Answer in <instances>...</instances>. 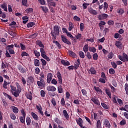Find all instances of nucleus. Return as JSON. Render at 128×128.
<instances>
[{
    "label": "nucleus",
    "instance_id": "obj_26",
    "mask_svg": "<svg viewBox=\"0 0 128 128\" xmlns=\"http://www.w3.org/2000/svg\"><path fill=\"white\" fill-rule=\"evenodd\" d=\"M13 112L14 114H18V108L14 106H12Z\"/></svg>",
    "mask_w": 128,
    "mask_h": 128
},
{
    "label": "nucleus",
    "instance_id": "obj_21",
    "mask_svg": "<svg viewBox=\"0 0 128 128\" xmlns=\"http://www.w3.org/2000/svg\"><path fill=\"white\" fill-rule=\"evenodd\" d=\"M6 17V12H2V8H0V18H4Z\"/></svg>",
    "mask_w": 128,
    "mask_h": 128
},
{
    "label": "nucleus",
    "instance_id": "obj_4",
    "mask_svg": "<svg viewBox=\"0 0 128 128\" xmlns=\"http://www.w3.org/2000/svg\"><path fill=\"white\" fill-rule=\"evenodd\" d=\"M56 76L59 84H62V74H60V71L57 72Z\"/></svg>",
    "mask_w": 128,
    "mask_h": 128
},
{
    "label": "nucleus",
    "instance_id": "obj_48",
    "mask_svg": "<svg viewBox=\"0 0 128 128\" xmlns=\"http://www.w3.org/2000/svg\"><path fill=\"white\" fill-rule=\"evenodd\" d=\"M34 54L36 58H39V56H40V53L36 50H34Z\"/></svg>",
    "mask_w": 128,
    "mask_h": 128
},
{
    "label": "nucleus",
    "instance_id": "obj_3",
    "mask_svg": "<svg viewBox=\"0 0 128 128\" xmlns=\"http://www.w3.org/2000/svg\"><path fill=\"white\" fill-rule=\"evenodd\" d=\"M61 38L62 42H63L64 44H68V46H70V44H72V42H70L66 38V36L62 35Z\"/></svg>",
    "mask_w": 128,
    "mask_h": 128
},
{
    "label": "nucleus",
    "instance_id": "obj_27",
    "mask_svg": "<svg viewBox=\"0 0 128 128\" xmlns=\"http://www.w3.org/2000/svg\"><path fill=\"white\" fill-rule=\"evenodd\" d=\"M20 92H22V91L17 90L14 92L13 94L15 98H18V96H20Z\"/></svg>",
    "mask_w": 128,
    "mask_h": 128
},
{
    "label": "nucleus",
    "instance_id": "obj_64",
    "mask_svg": "<svg viewBox=\"0 0 128 128\" xmlns=\"http://www.w3.org/2000/svg\"><path fill=\"white\" fill-rule=\"evenodd\" d=\"M123 56L124 58V60H126V62H128V56L126 54H123Z\"/></svg>",
    "mask_w": 128,
    "mask_h": 128
},
{
    "label": "nucleus",
    "instance_id": "obj_43",
    "mask_svg": "<svg viewBox=\"0 0 128 128\" xmlns=\"http://www.w3.org/2000/svg\"><path fill=\"white\" fill-rule=\"evenodd\" d=\"M34 64L35 66H40V60L35 59L34 61Z\"/></svg>",
    "mask_w": 128,
    "mask_h": 128
},
{
    "label": "nucleus",
    "instance_id": "obj_12",
    "mask_svg": "<svg viewBox=\"0 0 128 128\" xmlns=\"http://www.w3.org/2000/svg\"><path fill=\"white\" fill-rule=\"evenodd\" d=\"M46 88L48 92H56V88L54 86H48Z\"/></svg>",
    "mask_w": 128,
    "mask_h": 128
},
{
    "label": "nucleus",
    "instance_id": "obj_56",
    "mask_svg": "<svg viewBox=\"0 0 128 128\" xmlns=\"http://www.w3.org/2000/svg\"><path fill=\"white\" fill-rule=\"evenodd\" d=\"M79 56L82 58H84V53L82 51L79 52Z\"/></svg>",
    "mask_w": 128,
    "mask_h": 128
},
{
    "label": "nucleus",
    "instance_id": "obj_9",
    "mask_svg": "<svg viewBox=\"0 0 128 128\" xmlns=\"http://www.w3.org/2000/svg\"><path fill=\"white\" fill-rule=\"evenodd\" d=\"M52 80V73H48L47 75V82L50 84Z\"/></svg>",
    "mask_w": 128,
    "mask_h": 128
},
{
    "label": "nucleus",
    "instance_id": "obj_38",
    "mask_svg": "<svg viewBox=\"0 0 128 128\" xmlns=\"http://www.w3.org/2000/svg\"><path fill=\"white\" fill-rule=\"evenodd\" d=\"M83 50L84 52L85 53L88 52V44H86L84 46Z\"/></svg>",
    "mask_w": 128,
    "mask_h": 128
},
{
    "label": "nucleus",
    "instance_id": "obj_32",
    "mask_svg": "<svg viewBox=\"0 0 128 128\" xmlns=\"http://www.w3.org/2000/svg\"><path fill=\"white\" fill-rule=\"evenodd\" d=\"M36 42L37 44L39 46L40 48H44V46L42 44V42L40 40H37Z\"/></svg>",
    "mask_w": 128,
    "mask_h": 128
},
{
    "label": "nucleus",
    "instance_id": "obj_5",
    "mask_svg": "<svg viewBox=\"0 0 128 128\" xmlns=\"http://www.w3.org/2000/svg\"><path fill=\"white\" fill-rule=\"evenodd\" d=\"M54 0H47V4L50 8V6L56 7V3L54 2H52Z\"/></svg>",
    "mask_w": 128,
    "mask_h": 128
},
{
    "label": "nucleus",
    "instance_id": "obj_62",
    "mask_svg": "<svg viewBox=\"0 0 128 128\" xmlns=\"http://www.w3.org/2000/svg\"><path fill=\"white\" fill-rule=\"evenodd\" d=\"M22 56H30V54L26 52H24L21 54Z\"/></svg>",
    "mask_w": 128,
    "mask_h": 128
},
{
    "label": "nucleus",
    "instance_id": "obj_34",
    "mask_svg": "<svg viewBox=\"0 0 128 128\" xmlns=\"http://www.w3.org/2000/svg\"><path fill=\"white\" fill-rule=\"evenodd\" d=\"M34 26H36V23L34 22H30L27 24V28H32Z\"/></svg>",
    "mask_w": 128,
    "mask_h": 128
},
{
    "label": "nucleus",
    "instance_id": "obj_33",
    "mask_svg": "<svg viewBox=\"0 0 128 128\" xmlns=\"http://www.w3.org/2000/svg\"><path fill=\"white\" fill-rule=\"evenodd\" d=\"M8 84H10V83H8L6 80H4V84H2V86L5 90H8Z\"/></svg>",
    "mask_w": 128,
    "mask_h": 128
},
{
    "label": "nucleus",
    "instance_id": "obj_7",
    "mask_svg": "<svg viewBox=\"0 0 128 128\" xmlns=\"http://www.w3.org/2000/svg\"><path fill=\"white\" fill-rule=\"evenodd\" d=\"M88 12H90L91 14H94V16H96V14H98L96 10H93L92 8H88Z\"/></svg>",
    "mask_w": 128,
    "mask_h": 128
},
{
    "label": "nucleus",
    "instance_id": "obj_15",
    "mask_svg": "<svg viewBox=\"0 0 128 128\" xmlns=\"http://www.w3.org/2000/svg\"><path fill=\"white\" fill-rule=\"evenodd\" d=\"M76 122H77V124H78V126H80V127L82 126V118H79L78 120L76 119Z\"/></svg>",
    "mask_w": 128,
    "mask_h": 128
},
{
    "label": "nucleus",
    "instance_id": "obj_60",
    "mask_svg": "<svg viewBox=\"0 0 128 128\" xmlns=\"http://www.w3.org/2000/svg\"><path fill=\"white\" fill-rule=\"evenodd\" d=\"M101 106H102L104 108H105L106 110H108V105H106V104L104 103H101Z\"/></svg>",
    "mask_w": 128,
    "mask_h": 128
},
{
    "label": "nucleus",
    "instance_id": "obj_30",
    "mask_svg": "<svg viewBox=\"0 0 128 128\" xmlns=\"http://www.w3.org/2000/svg\"><path fill=\"white\" fill-rule=\"evenodd\" d=\"M40 52L41 56L42 58H44V56H46V51H44V48H40Z\"/></svg>",
    "mask_w": 128,
    "mask_h": 128
},
{
    "label": "nucleus",
    "instance_id": "obj_53",
    "mask_svg": "<svg viewBox=\"0 0 128 128\" xmlns=\"http://www.w3.org/2000/svg\"><path fill=\"white\" fill-rule=\"evenodd\" d=\"M109 74H116V71L112 68H110L109 69Z\"/></svg>",
    "mask_w": 128,
    "mask_h": 128
},
{
    "label": "nucleus",
    "instance_id": "obj_22",
    "mask_svg": "<svg viewBox=\"0 0 128 128\" xmlns=\"http://www.w3.org/2000/svg\"><path fill=\"white\" fill-rule=\"evenodd\" d=\"M61 64H63V66H70V63L68 61H66L65 60H62Z\"/></svg>",
    "mask_w": 128,
    "mask_h": 128
},
{
    "label": "nucleus",
    "instance_id": "obj_42",
    "mask_svg": "<svg viewBox=\"0 0 128 128\" xmlns=\"http://www.w3.org/2000/svg\"><path fill=\"white\" fill-rule=\"evenodd\" d=\"M38 35V32H36L34 34H33L30 36V38H32V40L36 38V36Z\"/></svg>",
    "mask_w": 128,
    "mask_h": 128
},
{
    "label": "nucleus",
    "instance_id": "obj_59",
    "mask_svg": "<svg viewBox=\"0 0 128 128\" xmlns=\"http://www.w3.org/2000/svg\"><path fill=\"white\" fill-rule=\"evenodd\" d=\"M126 122L124 120H121L120 122V126H124V124H126Z\"/></svg>",
    "mask_w": 128,
    "mask_h": 128
},
{
    "label": "nucleus",
    "instance_id": "obj_49",
    "mask_svg": "<svg viewBox=\"0 0 128 128\" xmlns=\"http://www.w3.org/2000/svg\"><path fill=\"white\" fill-rule=\"evenodd\" d=\"M92 56L94 60H98V53H94Z\"/></svg>",
    "mask_w": 128,
    "mask_h": 128
},
{
    "label": "nucleus",
    "instance_id": "obj_11",
    "mask_svg": "<svg viewBox=\"0 0 128 128\" xmlns=\"http://www.w3.org/2000/svg\"><path fill=\"white\" fill-rule=\"evenodd\" d=\"M104 124L106 128H110V121L108 120V119H105L104 120Z\"/></svg>",
    "mask_w": 128,
    "mask_h": 128
},
{
    "label": "nucleus",
    "instance_id": "obj_44",
    "mask_svg": "<svg viewBox=\"0 0 128 128\" xmlns=\"http://www.w3.org/2000/svg\"><path fill=\"white\" fill-rule=\"evenodd\" d=\"M27 98H28V100H32V96L31 92L26 94V96Z\"/></svg>",
    "mask_w": 128,
    "mask_h": 128
},
{
    "label": "nucleus",
    "instance_id": "obj_29",
    "mask_svg": "<svg viewBox=\"0 0 128 128\" xmlns=\"http://www.w3.org/2000/svg\"><path fill=\"white\" fill-rule=\"evenodd\" d=\"M96 128H102V122L100 120H98L96 122Z\"/></svg>",
    "mask_w": 128,
    "mask_h": 128
},
{
    "label": "nucleus",
    "instance_id": "obj_47",
    "mask_svg": "<svg viewBox=\"0 0 128 128\" xmlns=\"http://www.w3.org/2000/svg\"><path fill=\"white\" fill-rule=\"evenodd\" d=\"M110 64H111V66H112V67L113 68L116 69V68H118V65L116 63V62H110Z\"/></svg>",
    "mask_w": 128,
    "mask_h": 128
},
{
    "label": "nucleus",
    "instance_id": "obj_55",
    "mask_svg": "<svg viewBox=\"0 0 128 128\" xmlns=\"http://www.w3.org/2000/svg\"><path fill=\"white\" fill-rule=\"evenodd\" d=\"M10 34L11 35L13 38L16 36V34L14 31H10L9 32Z\"/></svg>",
    "mask_w": 128,
    "mask_h": 128
},
{
    "label": "nucleus",
    "instance_id": "obj_57",
    "mask_svg": "<svg viewBox=\"0 0 128 128\" xmlns=\"http://www.w3.org/2000/svg\"><path fill=\"white\" fill-rule=\"evenodd\" d=\"M22 4L24 6H27L28 4V0H22Z\"/></svg>",
    "mask_w": 128,
    "mask_h": 128
},
{
    "label": "nucleus",
    "instance_id": "obj_58",
    "mask_svg": "<svg viewBox=\"0 0 128 128\" xmlns=\"http://www.w3.org/2000/svg\"><path fill=\"white\" fill-rule=\"evenodd\" d=\"M88 6H90V4H88V3L84 2L82 4V7H83L84 10L86 9Z\"/></svg>",
    "mask_w": 128,
    "mask_h": 128
},
{
    "label": "nucleus",
    "instance_id": "obj_2",
    "mask_svg": "<svg viewBox=\"0 0 128 128\" xmlns=\"http://www.w3.org/2000/svg\"><path fill=\"white\" fill-rule=\"evenodd\" d=\"M14 44L8 45L6 47V49L7 50H8L10 54H14Z\"/></svg>",
    "mask_w": 128,
    "mask_h": 128
},
{
    "label": "nucleus",
    "instance_id": "obj_63",
    "mask_svg": "<svg viewBox=\"0 0 128 128\" xmlns=\"http://www.w3.org/2000/svg\"><path fill=\"white\" fill-rule=\"evenodd\" d=\"M124 88H125V90L126 92V94L128 95V83H126L125 84Z\"/></svg>",
    "mask_w": 128,
    "mask_h": 128
},
{
    "label": "nucleus",
    "instance_id": "obj_24",
    "mask_svg": "<svg viewBox=\"0 0 128 128\" xmlns=\"http://www.w3.org/2000/svg\"><path fill=\"white\" fill-rule=\"evenodd\" d=\"M122 42L120 41H116L115 42V46H116L118 48H122Z\"/></svg>",
    "mask_w": 128,
    "mask_h": 128
},
{
    "label": "nucleus",
    "instance_id": "obj_10",
    "mask_svg": "<svg viewBox=\"0 0 128 128\" xmlns=\"http://www.w3.org/2000/svg\"><path fill=\"white\" fill-rule=\"evenodd\" d=\"M0 8L4 10V12H8V4L4 2L3 4H0Z\"/></svg>",
    "mask_w": 128,
    "mask_h": 128
},
{
    "label": "nucleus",
    "instance_id": "obj_8",
    "mask_svg": "<svg viewBox=\"0 0 128 128\" xmlns=\"http://www.w3.org/2000/svg\"><path fill=\"white\" fill-rule=\"evenodd\" d=\"M18 68L20 70V72H21V74H24V72H26V68H22V65H18Z\"/></svg>",
    "mask_w": 128,
    "mask_h": 128
},
{
    "label": "nucleus",
    "instance_id": "obj_50",
    "mask_svg": "<svg viewBox=\"0 0 128 128\" xmlns=\"http://www.w3.org/2000/svg\"><path fill=\"white\" fill-rule=\"evenodd\" d=\"M68 54H69V56H72L73 58H74V56H76L75 53L72 50H69Z\"/></svg>",
    "mask_w": 128,
    "mask_h": 128
},
{
    "label": "nucleus",
    "instance_id": "obj_45",
    "mask_svg": "<svg viewBox=\"0 0 128 128\" xmlns=\"http://www.w3.org/2000/svg\"><path fill=\"white\" fill-rule=\"evenodd\" d=\"M74 28V24L72 22H69V27H68V30L69 32H72V30Z\"/></svg>",
    "mask_w": 128,
    "mask_h": 128
},
{
    "label": "nucleus",
    "instance_id": "obj_19",
    "mask_svg": "<svg viewBox=\"0 0 128 128\" xmlns=\"http://www.w3.org/2000/svg\"><path fill=\"white\" fill-rule=\"evenodd\" d=\"M92 102H94L96 104H97V106H100V100L98 99H96L95 98H92L91 99Z\"/></svg>",
    "mask_w": 128,
    "mask_h": 128
},
{
    "label": "nucleus",
    "instance_id": "obj_37",
    "mask_svg": "<svg viewBox=\"0 0 128 128\" xmlns=\"http://www.w3.org/2000/svg\"><path fill=\"white\" fill-rule=\"evenodd\" d=\"M54 44H55L56 46H58V48H62V45L58 42V41H56V40H54L53 41Z\"/></svg>",
    "mask_w": 128,
    "mask_h": 128
},
{
    "label": "nucleus",
    "instance_id": "obj_39",
    "mask_svg": "<svg viewBox=\"0 0 128 128\" xmlns=\"http://www.w3.org/2000/svg\"><path fill=\"white\" fill-rule=\"evenodd\" d=\"M58 90L59 94H62V92H64V89L62 88V86L58 87Z\"/></svg>",
    "mask_w": 128,
    "mask_h": 128
},
{
    "label": "nucleus",
    "instance_id": "obj_35",
    "mask_svg": "<svg viewBox=\"0 0 128 128\" xmlns=\"http://www.w3.org/2000/svg\"><path fill=\"white\" fill-rule=\"evenodd\" d=\"M40 8H42V10L45 12V14H47V12H48V8L46 6H40Z\"/></svg>",
    "mask_w": 128,
    "mask_h": 128
},
{
    "label": "nucleus",
    "instance_id": "obj_40",
    "mask_svg": "<svg viewBox=\"0 0 128 128\" xmlns=\"http://www.w3.org/2000/svg\"><path fill=\"white\" fill-rule=\"evenodd\" d=\"M108 86L110 88L112 92H116V89L114 88V86H112V84H109Z\"/></svg>",
    "mask_w": 128,
    "mask_h": 128
},
{
    "label": "nucleus",
    "instance_id": "obj_61",
    "mask_svg": "<svg viewBox=\"0 0 128 128\" xmlns=\"http://www.w3.org/2000/svg\"><path fill=\"white\" fill-rule=\"evenodd\" d=\"M10 118L12 120H16V116L14 114H10Z\"/></svg>",
    "mask_w": 128,
    "mask_h": 128
},
{
    "label": "nucleus",
    "instance_id": "obj_52",
    "mask_svg": "<svg viewBox=\"0 0 128 128\" xmlns=\"http://www.w3.org/2000/svg\"><path fill=\"white\" fill-rule=\"evenodd\" d=\"M73 20L76 22H80V18L76 16H74Z\"/></svg>",
    "mask_w": 128,
    "mask_h": 128
},
{
    "label": "nucleus",
    "instance_id": "obj_20",
    "mask_svg": "<svg viewBox=\"0 0 128 128\" xmlns=\"http://www.w3.org/2000/svg\"><path fill=\"white\" fill-rule=\"evenodd\" d=\"M31 116H32L34 120H38V116L36 113L34 112H31Z\"/></svg>",
    "mask_w": 128,
    "mask_h": 128
},
{
    "label": "nucleus",
    "instance_id": "obj_23",
    "mask_svg": "<svg viewBox=\"0 0 128 128\" xmlns=\"http://www.w3.org/2000/svg\"><path fill=\"white\" fill-rule=\"evenodd\" d=\"M19 120L22 124H26V117L21 116L20 117Z\"/></svg>",
    "mask_w": 128,
    "mask_h": 128
},
{
    "label": "nucleus",
    "instance_id": "obj_25",
    "mask_svg": "<svg viewBox=\"0 0 128 128\" xmlns=\"http://www.w3.org/2000/svg\"><path fill=\"white\" fill-rule=\"evenodd\" d=\"M89 72H90L91 74H96V71L94 70V67H92L90 70Z\"/></svg>",
    "mask_w": 128,
    "mask_h": 128
},
{
    "label": "nucleus",
    "instance_id": "obj_41",
    "mask_svg": "<svg viewBox=\"0 0 128 128\" xmlns=\"http://www.w3.org/2000/svg\"><path fill=\"white\" fill-rule=\"evenodd\" d=\"M26 122L27 124V126H30V123L32 122V120H30V118L26 117Z\"/></svg>",
    "mask_w": 128,
    "mask_h": 128
},
{
    "label": "nucleus",
    "instance_id": "obj_51",
    "mask_svg": "<svg viewBox=\"0 0 128 128\" xmlns=\"http://www.w3.org/2000/svg\"><path fill=\"white\" fill-rule=\"evenodd\" d=\"M80 28L81 32H84V23L80 24Z\"/></svg>",
    "mask_w": 128,
    "mask_h": 128
},
{
    "label": "nucleus",
    "instance_id": "obj_16",
    "mask_svg": "<svg viewBox=\"0 0 128 128\" xmlns=\"http://www.w3.org/2000/svg\"><path fill=\"white\" fill-rule=\"evenodd\" d=\"M103 8L104 12H107L108 8V2H104V3Z\"/></svg>",
    "mask_w": 128,
    "mask_h": 128
},
{
    "label": "nucleus",
    "instance_id": "obj_54",
    "mask_svg": "<svg viewBox=\"0 0 128 128\" xmlns=\"http://www.w3.org/2000/svg\"><path fill=\"white\" fill-rule=\"evenodd\" d=\"M114 53H112V52H110L108 54V58L112 59L114 58Z\"/></svg>",
    "mask_w": 128,
    "mask_h": 128
},
{
    "label": "nucleus",
    "instance_id": "obj_46",
    "mask_svg": "<svg viewBox=\"0 0 128 128\" xmlns=\"http://www.w3.org/2000/svg\"><path fill=\"white\" fill-rule=\"evenodd\" d=\"M89 50L90 52H96V48L94 47H90L89 48Z\"/></svg>",
    "mask_w": 128,
    "mask_h": 128
},
{
    "label": "nucleus",
    "instance_id": "obj_17",
    "mask_svg": "<svg viewBox=\"0 0 128 128\" xmlns=\"http://www.w3.org/2000/svg\"><path fill=\"white\" fill-rule=\"evenodd\" d=\"M3 94L4 96H6V98H8L10 100H11V102H14V99H12V96H10L6 92H4Z\"/></svg>",
    "mask_w": 128,
    "mask_h": 128
},
{
    "label": "nucleus",
    "instance_id": "obj_1",
    "mask_svg": "<svg viewBox=\"0 0 128 128\" xmlns=\"http://www.w3.org/2000/svg\"><path fill=\"white\" fill-rule=\"evenodd\" d=\"M60 27L58 26H55L54 27V31H51V34L52 36V40H56V36H60Z\"/></svg>",
    "mask_w": 128,
    "mask_h": 128
},
{
    "label": "nucleus",
    "instance_id": "obj_18",
    "mask_svg": "<svg viewBox=\"0 0 128 128\" xmlns=\"http://www.w3.org/2000/svg\"><path fill=\"white\" fill-rule=\"evenodd\" d=\"M34 77L30 76L28 77V78L27 80V82H30L31 84H34Z\"/></svg>",
    "mask_w": 128,
    "mask_h": 128
},
{
    "label": "nucleus",
    "instance_id": "obj_14",
    "mask_svg": "<svg viewBox=\"0 0 128 128\" xmlns=\"http://www.w3.org/2000/svg\"><path fill=\"white\" fill-rule=\"evenodd\" d=\"M105 92L106 94L110 98H112V92L108 88H107L105 90Z\"/></svg>",
    "mask_w": 128,
    "mask_h": 128
},
{
    "label": "nucleus",
    "instance_id": "obj_13",
    "mask_svg": "<svg viewBox=\"0 0 128 128\" xmlns=\"http://www.w3.org/2000/svg\"><path fill=\"white\" fill-rule=\"evenodd\" d=\"M37 84L38 86L40 87V88L42 90V88H44L46 84L40 81L37 82Z\"/></svg>",
    "mask_w": 128,
    "mask_h": 128
},
{
    "label": "nucleus",
    "instance_id": "obj_36",
    "mask_svg": "<svg viewBox=\"0 0 128 128\" xmlns=\"http://www.w3.org/2000/svg\"><path fill=\"white\" fill-rule=\"evenodd\" d=\"M94 89L95 90L96 92H98V94H102V90H100V88L98 87H96L94 86Z\"/></svg>",
    "mask_w": 128,
    "mask_h": 128
},
{
    "label": "nucleus",
    "instance_id": "obj_28",
    "mask_svg": "<svg viewBox=\"0 0 128 128\" xmlns=\"http://www.w3.org/2000/svg\"><path fill=\"white\" fill-rule=\"evenodd\" d=\"M117 12L120 15L124 14V10L122 8H120L117 10Z\"/></svg>",
    "mask_w": 128,
    "mask_h": 128
},
{
    "label": "nucleus",
    "instance_id": "obj_6",
    "mask_svg": "<svg viewBox=\"0 0 128 128\" xmlns=\"http://www.w3.org/2000/svg\"><path fill=\"white\" fill-rule=\"evenodd\" d=\"M108 16V14H100L98 16V18L100 20H106V18Z\"/></svg>",
    "mask_w": 128,
    "mask_h": 128
},
{
    "label": "nucleus",
    "instance_id": "obj_31",
    "mask_svg": "<svg viewBox=\"0 0 128 128\" xmlns=\"http://www.w3.org/2000/svg\"><path fill=\"white\" fill-rule=\"evenodd\" d=\"M63 114L64 116L66 118H70V116H68V112L66 111V110H63Z\"/></svg>",
    "mask_w": 128,
    "mask_h": 128
}]
</instances>
